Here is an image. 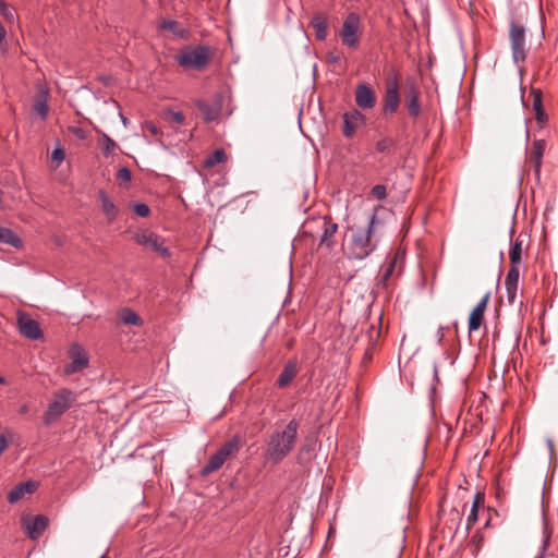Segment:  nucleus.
I'll return each mask as SVG.
<instances>
[{"label": "nucleus", "instance_id": "obj_1", "mask_svg": "<svg viewBox=\"0 0 558 558\" xmlns=\"http://www.w3.org/2000/svg\"><path fill=\"white\" fill-rule=\"evenodd\" d=\"M384 232L385 225L376 214H373L365 225L350 227L344 240L348 256L354 259L367 257L377 247Z\"/></svg>", "mask_w": 558, "mask_h": 558}, {"label": "nucleus", "instance_id": "obj_2", "mask_svg": "<svg viewBox=\"0 0 558 558\" xmlns=\"http://www.w3.org/2000/svg\"><path fill=\"white\" fill-rule=\"evenodd\" d=\"M299 423L291 420L282 429H276L269 437L265 457L272 463L282 461L294 448Z\"/></svg>", "mask_w": 558, "mask_h": 558}, {"label": "nucleus", "instance_id": "obj_3", "mask_svg": "<svg viewBox=\"0 0 558 558\" xmlns=\"http://www.w3.org/2000/svg\"><path fill=\"white\" fill-rule=\"evenodd\" d=\"M75 393L68 388L57 390L43 415L44 424L49 426L59 420L75 401Z\"/></svg>", "mask_w": 558, "mask_h": 558}, {"label": "nucleus", "instance_id": "obj_4", "mask_svg": "<svg viewBox=\"0 0 558 558\" xmlns=\"http://www.w3.org/2000/svg\"><path fill=\"white\" fill-rule=\"evenodd\" d=\"M239 450V439L235 437L222 447H220L213 456H210L208 462L203 466L201 474L203 476L209 475L210 473L219 470L229 457Z\"/></svg>", "mask_w": 558, "mask_h": 558}, {"label": "nucleus", "instance_id": "obj_5", "mask_svg": "<svg viewBox=\"0 0 558 558\" xmlns=\"http://www.w3.org/2000/svg\"><path fill=\"white\" fill-rule=\"evenodd\" d=\"M209 60V49L205 46H198L193 49L182 51L177 61L181 66L203 69L207 65Z\"/></svg>", "mask_w": 558, "mask_h": 558}, {"label": "nucleus", "instance_id": "obj_6", "mask_svg": "<svg viewBox=\"0 0 558 558\" xmlns=\"http://www.w3.org/2000/svg\"><path fill=\"white\" fill-rule=\"evenodd\" d=\"M361 19L359 14L349 13L341 26L340 36L344 46L355 49L359 46Z\"/></svg>", "mask_w": 558, "mask_h": 558}, {"label": "nucleus", "instance_id": "obj_7", "mask_svg": "<svg viewBox=\"0 0 558 558\" xmlns=\"http://www.w3.org/2000/svg\"><path fill=\"white\" fill-rule=\"evenodd\" d=\"M509 37L514 62L524 61L526 58L524 27L515 22H511Z\"/></svg>", "mask_w": 558, "mask_h": 558}, {"label": "nucleus", "instance_id": "obj_8", "mask_svg": "<svg viewBox=\"0 0 558 558\" xmlns=\"http://www.w3.org/2000/svg\"><path fill=\"white\" fill-rule=\"evenodd\" d=\"M71 363L64 368L66 375L77 373L87 367L89 359L84 348L77 343H73L69 349Z\"/></svg>", "mask_w": 558, "mask_h": 558}, {"label": "nucleus", "instance_id": "obj_9", "mask_svg": "<svg viewBox=\"0 0 558 558\" xmlns=\"http://www.w3.org/2000/svg\"><path fill=\"white\" fill-rule=\"evenodd\" d=\"M400 105L399 84L397 77L389 78L386 85V93L383 100L385 114L397 112Z\"/></svg>", "mask_w": 558, "mask_h": 558}, {"label": "nucleus", "instance_id": "obj_10", "mask_svg": "<svg viewBox=\"0 0 558 558\" xmlns=\"http://www.w3.org/2000/svg\"><path fill=\"white\" fill-rule=\"evenodd\" d=\"M135 241L140 245H144L159 253L162 257L170 256V252L168 247L165 245V240L154 232L144 231L142 233H138L135 236Z\"/></svg>", "mask_w": 558, "mask_h": 558}, {"label": "nucleus", "instance_id": "obj_11", "mask_svg": "<svg viewBox=\"0 0 558 558\" xmlns=\"http://www.w3.org/2000/svg\"><path fill=\"white\" fill-rule=\"evenodd\" d=\"M19 330L22 336L31 340H39L43 338V331L37 320L33 319L25 313L19 314L17 317Z\"/></svg>", "mask_w": 558, "mask_h": 558}, {"label": "nucleus", "instance_id": "obj_12", "mask_svg": "<svg viewBox=\"0 0 558 558\" xmlns=\"http://www.w3.org/2000/svg\"><path fill=\"white\" fill-rule=\"evenodd\" d=\"M519 265H511L510 268L506 275L505 278V288H506V295L507 300L510 304H513L517 294H518V288H519V278H520V270Z\"/></svg>", "mask_w": 558, "mask_h": 558}, {"label": "nucleus", "instance_id": "obj_13", "mask_svg": "<svg viewBox=\"0 0 558 558\" xmlns=\"http://www.w3.org/2000/svg\"><path fill=\"white\" fill-rule=\"evenodd\" d=\"M343 135L345 137H352L353 134L356 132V130L364 124L365 118L364 116L357 110L353 109L351 111H348L343 113Z\"/></svg>", "mask_w": 558, "mask_h": 558}, {"label": "nucleus", "instance_id": "obj_14", "mask_svg": "<svg viewBox=\"0 0 558 558\" xmlns=\"http://www.w3.org/2000/svg\"><path fill=\"white\" fill-rule=\"evenodd\" d=\"M23 525L32 539H37L48 526V519L38 514L34 518L23 519Z\"/></svg>", "mask_w": 558, "mask_h": 558}, {"label": "nucleus", "instance_id": "obj_15", "mask_svg": "<svg viewBox=\"0 0 558 558\" xmlns=\"http://www.w3.org/2000/svg\"><path fill=\"white\" fill-rule=\"evenodd\" d=\"M355 102L361 109H373L376 105L374 90L366 84H359L355 89Z\"/></svg>", "mask_w": 558, "mask_h": 558}, {"label": "nucleus", "instance_id": "obj_16", "mask_svg": "<svg viewBox=\"0 0 558 558\" xmlns=\"http://www.w3.org/2000/svg\"><path fill=\"white\" fill-rule=\"evenodd\" d=\"M490 293H486L482 300L476 304V306L472 310L469 316V331L477 330L484 319V313L489 301Z\"/></svg>", "mask_w": 558, "mask_h": 558}, {"label": "nucleus", "instance_id": "obj_17", "mask_svg": "<svg viewBox=\"0 0 558 558\" xmlns=\"http://www.w3.org/2000/svg\"><path fill=\"white\" fill-rule=\"evenodd\" d=\"M38 484L34 481H27L17 484L9 494L8 501L10 504H15L20 501L25 495H31L35 493Z\"/></svg>", "mask_w": 558, "mask_h": 558}, {"label": "nucleus", "instance_id": "obj_18", "mask_svg": "<svg viewBox=\"0 0 558 558\" xmlns=\"http://www.w3.org/2000/svg\"><path fill=\"white\" fill-rule=\"evenodd\" d=\"M196 107L202 112L205 122L218 121L221 113V105L219 101L208 104L204 100H198L196 101Z\"/></svg>", "mask_w": 558, "mask_h": 558}, {"label": "nucleus", "instance_id": "obj_19", "mask_svg": "<svg viewBox=\"0 0 558 558\" xmlns=\"http://www.w3.org/2000/svg\"><path fill=\"white\" fill-rule=\"evenodd\" d=\"M546 148V142L544 140H536L532 144V148L530 151V162L534 168L536 175H539L543 156Z\"/></svg>", "mask_w": 558, "mask_h": 558}, {"label": "nucleus", "instance_id": "obj_20", "mask_svg": "<svg viewBox=\"0 0 558 558\" xmlns=\"http://www.w3.org/2000/svg\"><path fill=\"white\" fill-rule=\"evenodd\" d=\"M418 97L420 92L416 86L414 84L409 85L405 92V99L409 114L413 118L417 117L421 112Z\"/></svg>", "mask_w": 558, "mask_h": 558}, {"label": "nucleus", "instance_id": "obj_21", "mask_svg": "<svg viewBox=\"0 0 558 558\" xmlns=\"http://www.w3.org/2000/svg\"><path fill=\"white\" fill-rule=\"evenodd\" d=\"M299 368L295 360L288 361L283 367V371L278 377L277 386L279 388L287 387L298 375Z\"/></svg>", "mask_w": 558, "mask_h": 558}, {"label": "nucleus", "instance_id": "obj_22", "mask_svg": "<svg viewBox=\"0 0 558 558\" xmlns=\"http://www.w3.org/2000/svg\"><path fill=\"white\" fill-rule=\"evenodd\" d=\"M98 196L101 203L102 213L107 217L108 221L112 222L119 215L118 207L104 190L99 191Z\"/></svg>", "mask_w": 558, "mask_h": 558}, {"label": "nucleus", "instance_id": "obj_23", "mask_svg": "<svg viewBox=\"0 0 558 558\" xmlns=\"http://www.w3.org/2000/svg\"><path fill=\"white\" fill-rule=\"evenodd\" d=\"M318 227L323 230V234L319 239V244H326L327 246L330 245V239L335 235L337 232L338 226L333 223L331 220H329L327 217H322L317 220Z\"/></svg>", "mask_w": 558, "mask_h": 558}, {"label": "nucleus", "instance_id": "obj_24", "mask_svg": "<svg viewBox=\"0 0 558 558\" xmlns=\"http://www.w3.org/2000/svg\"><path fill=\"white\" fill-rule=\"evenodd\" d=\"M311 26L317 40H325L328 35L327 16L323 13L315 14L311 20Z\"/></svg>", "mask_w": 558, "mask_h": 558}, {"label": "nucleus", "instance_id": "obj_25", "mask_svg": "<svg viewBox=\"0 0 558 558\" xmlns=\"http://www.w3.org/2000/svg\"><path fill=\"white\" fill-rule=\"evenodd\" d=\"M121 324L128 326H142L143 319L130 307H123L118 312Z\"/></svg>", "mask_w": 558, "mask_h": 558}, {"label": "nucleus", "instance_id": "obj_26", "mask_svg": "<svg viewBox=\"0 0 558 558\" xmlns=\"http://www.w3.org/2000/svg\"><path fill=\"white\" fill-rule=\"evenodd\" d=\"M484 506V495L476 493L472 502L470 513L466 518V530H470L478 519V509Z\"/></svg>", "mask_w": 558, "mask_h": 558}, {"label": "nucleus", "instance_id": "obj_27", "mask_svg": "<svg viewBox=\"0 0 558 558\" xmlns=\"http://www.w3.org/2000/svg\"><path fill=\"white\" fill-rule=\"evenodd\" d=\"M0 243L9 244L15 248L22 246L20 236L9 228L0 226Z\"/></svg>", "mask_w": 558, "mask_h": 558}, {"label": "nucleus", "instance_id": "obj_28", "mask_svg": "<svg viewBox=\"0 0 558 558\" xmlns=\"http://www.w3.org/2000/svg\"><path fill=\"white\" fill-rule=\"evenodd\" d=\"M160 28L163 31H168V32L172 33L175 37L182 38V39L186 38L189 35V32L185 28L181 27V25L177 21H173V20L162 21L160 24Z\"/></svg>", "mask_w": 558, "mask_h": 558}, {"label": "nucleus", "instance_id": "obj_29", "mask_svg": "<svg viewBox=\"0 0 558 558\" xmlns=\"http://www.w3.org/2000/svg\"><path fill=\"white\" fill-rule=\"evenodd\" d=\"M522 240L517 238L514 242L511 244L509 250V259L511 265H519L522 260Z\"/></svg>", "mask_w": 558, "mask_h": 558}, {"label": "nucleus", "instance_id": "obj_30", "mask_svg": "<svg viewBox=\"0 0 558 558\" xmlns=\"http://www.w3.org/2000/svg\"><path fill=\"white\" fill-rule=\"evenodd\" d=\"M226 161H227L226 151L222 148H218L204 160V167L205 168H214L215 166H217L219 163H223Z\"/></svg>", "mask_w": 558, "mask_h": 558}, {"label": "nucleus", "instance_id": "obj_31", "mask_svg": "<svg viewBox=\"0 0 558 558\" xmlns=\"http://www.w3.org/2000/svg\"><path fill=\"white\" fill-rule=\"evenodd\" d=\"M100 146L105 157H110L118 148L117 143L110 138L106 133H101Z\"/></svg>", "mask_w": 558, "mask_h": 558}, {"label": "nucleus", "instance_id": "obj_32", "mask_svg": "<svg viewBox=\"0 0 558 558\" xmlns=\"http://www.w3.org/2000/svg\"><path fill=\"white\" fill-rule=\"evenodd\" d=\"M0 16L8 23H12L14 21L13 11L2 1L0 2Z\"/></svg>", "mask_w": 558, "mask_h": 558}, {"label": "nucleus", "instance_id": "obj_33", "mask_svg": "<svg viewBox=\"0 0 558 558\" xmlns=\"http://www.w3.org/2000/svg\"><path fill=\"white\" fill-rule=\"evenodd\" d=\"M65 158V153L61 147H56L51 153V160L56 163V168L59 167Z\"/></svg>", "mask_w": 558, "mask_h": 558}, {"label": "nucleus", "instance_id": "obj_34", "mask_svg": "<svg viewBox=\"0 0 558 558\" xmlns=\"http://www.w3.org/2000/svg\"><path fill=\"white\" fill-rule=\"evenodd\" d=\"M132 179L131 171L126 167H122L119 169L117 173V180L120 183H129Z\"/></svg>", "mask_w": 558, "mask_h": 558}, {"label": "nucleus", "instance_id": "obj_35", "mask_svg": "<svg viewBox=\"0 0 558 558\" xmlns=\"http://www.w3.org/2000/svg\"><path fill=\"white\" fill-rule=\"evenodd\" d=\"M35 111L40 116L41 119H46L48 114V105L46 100H39L34 106Z\"/></svg>", "mask_w": 558, "mask_h": 558}, {"label": "nucleus", "instance_id": "obj_36", "mask_svg": "<svg viewBox=\"0 0 558 558\" xmlns=\"http://www.w3.org/2000/svg\"><path fill=\"white\" fill-rule=\"evenodd\" d=\"M134 213L140 217H147L150 214L149 207L144 203H137L133 206Z\"/></svg>", "mask_w": 558, "mask_h": 558}, {"label": "nucleus", "instance_id": "obj_37", "mask_svg": "<svg viewBox=\"0 0 558 558\" xmlns=\"http://www.w3.org/2000/svg\"><path fill=\"white\" fill-rule=\"evenodd\" d=\"M372 195L377 199H384L387 195L386 186L381 184L373 186Z\"/></svg>", "mask_w": 558, "mask_h": 558}, {"label": "nucleus", "instance_id": "obj_38", "mask_svg": "<svg viewBox=\"0 0 558 558\" xmlns=\"http://www.w3.org/2000/svg\"><path fill=\"white\" fill-rule=\"evenodd\" d=\"M392 145V141L390 138H383L376 143V149L379 153H386Z\"/></svg>", "mask_w": 558, "mask_h": 558}, {"label": "nucleus", "instance_id": "obj_39", "mask_svg": "<svg viewBox=\"0 0 558 558\" xmlns=\"http://www.w3.org/2000/svg\"><path fill=\"white\" fill-rule=\"evenodd\" d=\"M69 131L78 140H85L87 137L86 131L81 126H70Z\"/></svg>", "mask_w": 558, "mask_h": 558}, {"label": "nucleus", "instance_id": "obj_40", "mask_svg": "<svg viewBox=\"0 0 558 558\" xmlns=\"http://www.w3.org/2000/svg\"><path fill=\"white\" fill-rule=\"evenodd\" d=\"M534 110L536 111V119L538 121H542L543 118V111H542V101L539 96H536L533 104Z\"/></svg>", "mask_w": 558, "mask_h": 558}, {"label": "nucleus", "instance_id": "obj_41", "mask_svg": "<svg viewBox=\"0 0 558 558\" xmlns=\"http://www.w3.org/2000/svg\"><path fill=\"white\" fill-rule=\"evenodd\" d=\"M5 37L7 31L2 23L0 22V51L3 53L5 51Z\"/></svg>", "mask_w": 558, "mask_h": 558}, {"label": "nucleus", "instance_id": "obj_42", "mask_svg": "<svg viewBox=\"0 0 558 558\" xmlns=\"http://www.w3.org/2000/svg\"><path fill=\"white\" fill-rule=\"evenodd\" d=\"M170 116H171L172 121H174L178 124H183L185 121V118L182 112L171 111Z\"/></svg>", "mask_w": 558, "mask_h": 558}, {"label": "nucleus", "instance_id": "obj_43", "mask_svg": "<svg viewBox=\"0 0 558 558\" xmlns=\"http://www.w3.org/2000/svg\"><path fill=\"white\" fill-rule=\"evenodd\" d=\"M7 447H8V440L4 435H1L0 436V454L3 453V451L7 449Z\"/></svg>", "mask_w": 558, "mask_h": 558}, {"label": "nucleus", "instance_id": "obj_44", "mask_svg": "<svg viewBox=\"0 0 558 558\" xmlns=\"http://www.w3.org/2000/svg\"><path fill=\"white\" fill-rule=\"evenodd\" d=\"M146 129H147L151 134H154V135H156V134L158 133V129H157V126H156L155 124H153V123H148V124L146 125Z\"/></svg>", "mask_w": 558, "mask_h": 558}, {"label": "nucleus", "instance_id": "obj_45", "mask_svg": "<svg viewBox=\"0 0 558 558\" xmlns=\"http://www.w3.org/2000/svg\"><path fill=\"white\" fill-rule=\"evenodd\" d=\"M393 267H395V260L390 263L389 267L386 269L385 271V278H388L392 271H393Z\"/></svg>", "mask_w": 558, "mask_h": 558}, {"label": "nucleus", "instance_id": "obj_46", "mask_svg": "<svg viewBox=\"0 0 558 558\" xmlns=\"http://www.w3.org/2000/svg\"><path fill=\"white\" fill-rule=\"evenodd\" d=\"M442 338H444V328L439 327V329H438V341L441 342Z\"/></svg>", "mask_w": 558, "mask_h": 558}, {"label": "nucleus", "instance_id": "obj_47", "mask_svg": "<svg viewBox=\"0 0 558 558\" xmlns=\"http://www.w3.org/2000/svg\"><path fill=\"white\" fill-rule=\"evenodd\" d=\"M27 411H28V407H27L26 404H24V405H22V407L20 408V413H21V414H25V413H27Z\"/></svg>", "mask_w": 558, "mask_h": 558}, {"label": "nucleus", "instance_id": "obj_48", "mask_svg": "<svg viewBox=\"0 0 558 558\" xmlns=\"http://www.w3.org/2000/svg\"><path fill=\"white\" fill-rule=\"evenodd\" d=\"M5 383L4 377L0 376V385H3Z\"/></svg>", "mask_w": 558, "mask_h": 558}, {"label": "nucleus", "instance_id": "obj_49", "mask_svg": "<svg viewBox=\"0 0 558 558\" xmlns=\"http://www.w3.org/2000/svg\"><path fill=\"white\" fill-rule=\"evenodd\" d=\"M121 118H122L123 124H126V118H124V117H121Z\"/></svg>", "mask_w": 558, "mask_h": 558}, {"label": "nucleus", "instance_id": "obj_50", "mask_svg": "<svg viewBox=\"0 0 558 558\" xmlns=\"http://www.w3.org/2000/svg\"><path fill=\"white\" fill-rule=\"evenodd\" d=\"M100 558H109L107 555H102L100 556Z\"/></svg>", "mask_w": 558, "mask_h": 558}, {"label": "nucleus", "instance_id": "obj_51", "mask_svg": "<svg viewBox=\"0 0 558 558\" xmlns=\"http://www.w3.org/2000/svg\"><path fill=\"white\" fill-rule=\"evenodd\" d=\"M536 558H544L543 555H538Z\"/></svg>", "mask_w": 558, "mask_h": 558}]
</instances>
